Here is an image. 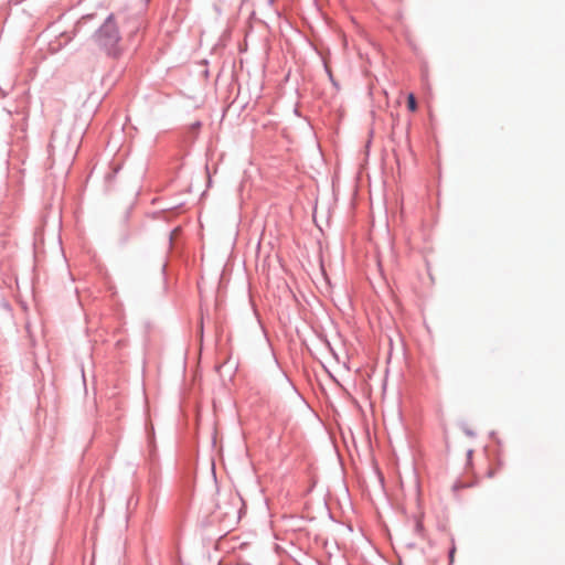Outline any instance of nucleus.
Segmentation results:
<instances>
[{"label":"nucleus","mask_w":565,"mask_h":565,"mask_svg":"<svg viewBox=\"0 0 565 565\" xmlns=\"http://www.w3.org/2000/svg\"><path fill=\"white\" fill-rule=\"evenodd\" d=\"M98 41L107 50L114 49L118 43L119 33L113 20V17H109L103 24V26L99 29Z\"/></svg>","instance_id":"obj_1"},{"label":"nucleus","mask_w":565,"mask_h":565,"mask_svg":"<svg viewBox=\"0 0 565 565\" xmlns=\"http://www.w3.org/2000/svg\"><path fill=\"white\" fill-rule=\"evenodd\" d=\"M62 143V139L60 140L57 138V136L55 134H53L52 136V141L50 143V148H51V154L52 157L54 158L56 156V152H57V149H58V145Z\"/></svg>","instance_id":"obj_2"},{"label":"nucleus","mask_w":565,"mask_h":565,"mask_svg":"<svg viewBox=\"0 0 565 565\" xmlns=\"http://www.w3.org/2000/svg\"><path fill=\"white\" fill-rule=\"evenodd\" d=\"M407 107L411 111H415L416 108H417V105H416V99H415V96L414 94H409L408 97H407Z\"/></svg>","instance_id":"obj_3"},{"label":"nucleus","mask_w":565,"mask_h":565,"mask_svg":"<svg viewBox=\"0 0 565 565\" xmlns=\"http://www.w3.org/2000/svg\"><path fill=\"white\" fill-rule=\"evenodd\" d=\"M74 151H75V150H74V147H71L70 149H67V150L65 151L66 157H67V158H71V157L74 154Z\"/></svg>","instance_id":"obj_4"}]
</instances>
